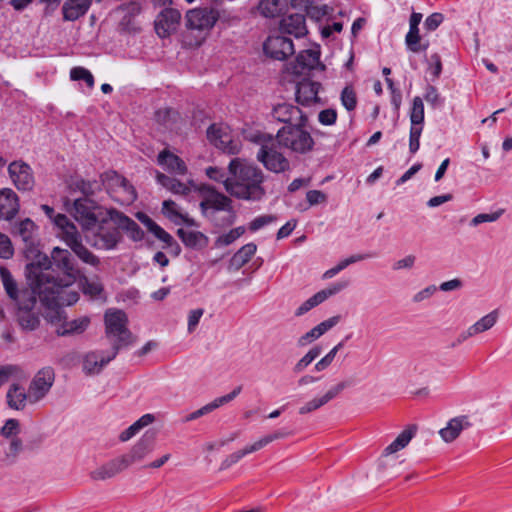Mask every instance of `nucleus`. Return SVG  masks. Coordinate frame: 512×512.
Instances as JSON below:
<instances>
[{"label":"nucleus","mask_w":512,"mask_h":512,"mask_svg":"<svg viewBox=\"0 0 512 512\" xmlns=\"http://www.w3.org/2000/svg\"><path fill=\"white\" fill-rule=\"evenodd\" d=\"M80 271L71 253L59 247L51 256L38 255V259L26 266L29 285L38 292L47 306H70L79 300V293L71 289Z\"/></svg>","instance_id":"1"},{"label":"nucleus","mask_w":512,"mask_h":512,"mask_svg":"<svg viewBox=\"0 0 512 512\" xmlns=\"http://www.w3.org/2000/svg\"><path fill=\"white\" fill-rule=\"evenodd\" d=\"M228 171L230 180L226 181V192L231 196L250 201H259L264 197L265 176L259 167L244 159L233 158L228 165Z\"/></svg>","instance_id":"2"},{"label":"nucleus","mask_w":512,"mask_h":512,"mask_svg":"<svg viewBox=\"0 0 512 512\" xmlns=\"http://www.w3.org/2000/svg\"><path fill=\"white\" fill-rule=\"evenodd\" d=\"M280 148L297 154H306L313 150L315 142L308 130V121L284 125L274 137Z\"/></svg>","instance_id":"3"},{"label":"nucleus","mask_w":512,"mask_h":512,"mask_svg":"<svg viewBox=\"0 0 512 512\" xmlns=\"http://www.w3.org/2000/svg\"><path fill=\"white\" fill-rule=\"evenodd\" d=\"M218 17V12L212 8H196L188 11L186 18L189 32L183 36L184 46L189 48L200 46L205 39L203 32L210 30Z\"/></svg>","instance_id":"4"},{"label":"nucleus","mask_w":512,"mask_h":512,"mask_svg":"<svg viewBox=\"0 0 512 512\" xmlns=\"http://www.w3.org/2000/svg\"><path fill=\"white\" fill-rule=\"evenodd\" d=\"M104 323L105 335L112 343V349L117 353L135 342L133 334L128 329V318L124 311L107 310L104 315Z\"/></svg>","instance_id":"5"},{"label":"nucleus","mask_w":512,"mask_h":512,"mask_svg":"<svg viewBox=\"0 0 512 512\" xmlns=\"http://www.w3.org/2000/svg\"><path fill=\"white\" fill-rule=\"evenodd\" d=\"M55 226L60 230L58 234L60 238L83 263L94 267L100 264L99 258L82 243V237L77 227L66 215L56 216Z\"/></svg>","instance_id":"6"},{"label":"nucleus","mask_w":512,"mask_h":512,"mask_svg":"<svg viewBox=\"0 0 512 512\" xmlns=\"http://www.w3.org/2000/svg\"><path fill=\"white\" fill-rule=\"evenodd\" d=\"M260 144L256 158L263 166L274 173H282L290 169L289 160L277 150L278 144L271 134H260L255 138Z\"/></svg>","instance_id":"7"},{"label":"nucleus","mask_w":512,"mask_h":512,"mask_svg":"<svg viewBox=\"0 0 512 512\" xmlns=\"http://www.w3.org/2000/svg\"><path fill=\"white\" fill-rule=\"evenodd\" d=\"M37 294L25 296L23 300L15 303L16 320L19 326L26 331H33L40 324V313L36 310Z\"/></svg>","instance_id":"8"},{"label":"nucleus","mask_w":512,"mask_h":512,"mask_svg":"<svg viewBox=\"0 0 512 512\" xmlns=\"http://www.w3.org/2000/svg\"><path fill=\"white\" fill-rule=\"evenodd\" d=\"M8 174L12 184L20 192L34 189L36 180L33 169L23 160H14L8 165Z\"/></svg>","instance_id":"9"},{"label":"nucleus","mask_w":512,"mask_h":512,"mask_svg":"<svg viewBox=\"0 0 512 512\" xmlns=\"http://www.w3.org/2000/svg\"><path fill=\"white\" fill-rule=\"evenodd\" d=\"M207 138L218 149L227 154H238L241 150L240 140L231 136L227 126L212 124L207 129Z\"/></svg>","instance_id":"10"},{"label":"nucleus","mask_w":512,"mask_h":512,"mask_svg":"<svg viewBox=\"0 0 512 512\" xmlns=\"http://www.w3.org/2000/svg\"><path fill=\"white\" fill-rule=\"evenodd\" d=\"M264 53L275 60H286L295 52L294 44L290 38L282 35L269 36L263 44Z\"/></svg>","instance_id":"11"},{"label":"nucleus","mask_w":512,"mask_h":512,"mask_svg":"<svg viewBox=\"0 0 512 512\" xmlns=\"http://www.w3.org/2000/svg\"><path fill=\"white\" fill-rule=\"evenodd\" d=\"M54 378V371L50 367H45L37 372L29 385L31 404L41 400L49 392Z\"/></svg>","instance_id":"12"},{"label":"nucleus","mask_w":512,"mask_h":512,"mask_svg":"<svg viewBox=\"0 0 512 512\" xmlns=\"http://www.w3.org/2000/svg\"><path fill=\"white\" fill-rule=\"evenodd\" d=\"M286 433L282 431H276L272 434L265 435L261 437L259 440L254 442L251 445L245 446L243 449L238 450L232 454H230L222 463V468H228L234 464H236L240 459H242L244 456L251 454L253 452H256L271 442L286 437Z\"/></svg>","instance_id":"13"},{"label":"nucleus","mask_w":512,"mask_h":512,"mask_svg":"<svg viewBox=\"0 0 512 512\" xmlns=\"http://www.w3.org/2000/svg\"><path fill=\"white\" fill-rule=\"evenodd\" d=\"M349 286L348 280H342L336 283H333L329 287L318 291L316 294H314L312 297L307 299L305 302H303L295 311L296 316H302L308 311H310L312 308L318 306L319 304L323 303L326 299L329 297L336 295L337 293L341 292L345 288Z\"/></svg>","instance_id":"14"},{"label":"nucleus","mask_w":512,"mask_h":512,"mask_svg":"<svg viewBox=\"0 0 512 512\" xmlns=\"http://www.w3.org/2000/svg\"><path fill=\"white\" fill-rule=\"evenodd\" d=\"M181 21V13L174 8H165L155 20V31L161 38H167L174 33Z\"/></svg>","instance_id":"15"},{"label":"nucleus","mask_w":512,"mask_h":512,"mask_svg":"<svg viewBox=\"0 0 512 512\" xmlns=\"http://www.w3.org/2000/svg\"><path fill=\"white\" fill-rule=\"evenodd\" d=\"M96 203L88 197L75 200L73 207V215L84 229L94 227L98 222V217L95 213Z\"/></svg>","instance_id":"16"},{"label":"nucleus","mask_w":512,"mask_h":512,"mask_svg":"<svg viewBox=\"0 0 512 512\" xmlns=\"http://www.w3.org/2000/svg\"><path fill=\"white\" fill-rule=\"evenodd\" d=\"M156 436L154 432H146L132 447L129 453L122 455V459L126 466L143 460L148 454L154 450Z\"/></svg>","instance_id":"17"},{"label":"nucleus","mask_w":512,"mask_h":512,"mask_svg":"<svg viewBox=\"0 0 512 512\" xmlns=\"http://www.w3.org/2000/svg\"><path fill=\"white\" fill-rule=\"evenodd\" d=\"M320 53L317 50L309 49L301 51L295 62L287 65L286 70L294 75L301 76L314 69L319 64Z\"/></svg>","instance_id":"18"},{"label":"nucleus","mask_w":512,"mask_h":512,"mask_svg":"<svg viewBox=\"0 0 512 512\" xmlns=\"http://www.w3.org/2000/svg\"><path fill=\"white\" fill-rule=\"evenodd\" d=\"M272 116L285 125H292L302 121H308V116L303 111L291 103H279L272 109Z\"/></svg>","instance_id":"19"},{"label":"nucleus","mask_w":512,"mask_h":512,"mask_svg":"<svg viewBox=\"0 0 512 512\" xmlns=\"http://www.w3.org/2000/svg\"><path fill=\"white\" fill-rule=\"evenodd\" d=\"M0 278L6 294L14 302V304L23 300V298L26 296V293L27 296H31L33 294L38 295V292H36L33 288L20 289L18 287L17 281L14 279L9 269L5 266H0ZM30 287L32 286L30 285Z\"/></svg>","instance_id":"20"},{"label":"nucleus","mask_w":512,"mask_h":512,"mask_svg":"<svg viewBox=\"0 0 512 512\" xmlns=\"http://www.w3.org/2000/svg\"><path fill=\"white\" fill-rule=\"evenodd\" d=\"M117 351L111 349L105 354L104 351H91L84 356L83 370L86 374H99L102 369L117 356Z\"/></svg>","instance_id":"21"},{"label":"nucleus","mask_w":512,"mask_h":512,"mask_svg":"<svg viewBox=\"0 0 512 512\" xmlns=\"http://www.w3.org/2000/svg\"><path fill=\"white\" fill-rule=\"evenodd\" d=\"M108 215L118 228L124 230L133 241H141L144 238V232L140 226L124 213L110 209Z\"/></svg>","instance_id":"22"},{"label":"nucleus","mask_w":512,"mask_h":512,"mask_svg":"<svg viewBox=\"0 0 512 512\" xmlns=\"http://www.w3.org/2000/svg\"><path fill=\"white\" fill-rule=\"evenodd\" d=\"M279 28L281 33L292 35L295 38H302L308 33L305 16L299 13L283 17Z\"/></svg>","instance_id":"23"},{"label":"nucleus","mask_w":512,"mask_h":512,"mask_svg":"<svg viewBox=\"0 0 512 512\" xmlns=\"http://www.w3.org/2000/svg\"><path fill=\"white\" fill-rule=\"evenodd\" d=\"M472 426L470 419L467 415H460L450 419L447 425L440 429L439 435L446 443H451L459 437L461 432Z\"/></svg>","instance_id":"24"},{"label":"nucleus","mask_w":512,"mask_h":512,"mask_svg":"<svg viewBox=\"0 0 512 512\" xmlns=\"http://www.w3.org/2000/svg\"><path fill=\"white\" fill-rule=\"evenodd\" d=\"M241 390H242V386H237L229 394L218 397V398L214 399L212 402L201 407L200 409L188 414L183 419V421L190 422V421L196 420V419L214 411L215 409L219 408L220 406L229 403L230 401H232L234 398H236L241 393Z\"/></svg>","instance_id":"25"},{"label":"nucleus","mask_w":512,"mask_h":512,"mask_svg":"<svg viewBox=\"0 0 512 512\" xmlns=\"http://www.w3.org/2000/svg\"><path fill=\"white\" fill-rule=\"evenodd\" d=\"M19 211V197L11 188L0 190V218L11 220Z\"/></svg>","instance_id":"26"},{"label":"nucleus","mask_w":512,"mask_h":512,"mask_svg":"<svg viewBox=\"0 0 512 512\" xmlns=\"http://www.w3.org/2000/svg\"><path fill=\"white\" fill-rule=\"evenodd\" d=\"M93 0H65L62 6L64 21H76L83 17L92 5Z\"/></svg>","instance_id":"27"},{"label":"nucleus","mask_w":512,"mask_h":512,"mask_svg":"<svg viewBox=\"0 0 512 512\" xmlns=\"http://www.w3.org/2000/svg\"><path fill=\"white\" fill-rule=\"evenodd\" d=\"M126 468L128 467L126 466L122 457H119L112 459L109 462L91 471L90 477L96 481H104L113 478Z\"/></svg>","instance_id":"28"},{"label":"nucleus","mask_w":512,"mask_h":512,"mask_svg":"<svg viewBox=\"0 0 512 512\" xmlns=\"http://www.w3.org/2000/svg\"><path fill=\"white\" fill-rule=\"evenodd\" d=\"M321 85L314 81H302L297 85L296 100L299 104L310 106L319 101L318 93Z\"/></svg>","instance_id":"29"},{"label":"nucleus","mask_w":512,"mask_h":512,"mask_svg":"<svg viewBox=\"0 0 512 512\" xmlns=\"http://www.w3.org/2000/svg\"><path fill=\"white\" fill-rule=\"evenodd\" d=\"M121 238V233L118 227L105 228L104 226H101L96 234L94 246L105 250L114 249L120 242Z\"/></svg>","instance_id":"30"},{"label":"nucleus","mask_w":512,"mask_h":512,"mask_svg":"<svg viewBox=\"0 0 512 512\" xmlns=\"http://www.w3.org/2000/svg\"><path fill=\"white\" fill-rule=\"evenodd\" d=\"M231 204L232 201L229 197L215 190H212L205 197V199L201 201L200 208L202 212H205L208 209H213L216 211H231Z\"/></svg>","instance_id":"31"},{"label":"nucleus","mask_w":512,"mask_h":512,"mask_svg":"<svg viewBox=\"0 0 512 512\" xmlns=\"http://www.w3.org/2000/svg\"><path fill=\"white\" fill-rule=\"evenodd\" d=\"M157 161L159 165L171 173L185 175L187 172L185 162L180 157L167 150H163L159 153Z\"/></svg>","instance_id":"32"},{"label":"nucleus","mask_w":512,"mask_h":512,"mask_svg":"<svg viewBox=\"0 0 512 512\" xmlns=\"http://www.w3.org/2000/svg\"><path fill=\"white\" fill-rule=\"evenodd\" d=\"M7 404L11 409L23 410L26 404L30 403V391H25L24 387L14 383L12 384L6 394Z\"/></svg>","instance_id":"33"},{"label":"nucleus","mask_w":512,"mask_h":512,"mask_svg":"<svg viewBox=\"0 0 512 512\" xmlns=\"http://www.w3.org/2000/svg\"><path fill=\"white\" fill-rule=\"evenodd\" d=\"M177 235L188 248L202 249L208 244L207 236L199 231L185 230L180 228L177 230Z\"/></svg>","instance_id":"34"},{"label":"nucleus","mask_w":512,"mask_h":512,"mask_svg":"<svg viewBox=\"0 0 512 512\" xmlns=\"http://www.w3.org/2000/svg\"><path fill=\"white\" fill-rule=\"evenodd\" d=\"M89 324L90 319L88 317H81L71 321H68L67 317H65L63 323L56 328V333L58 336L80 334L87 329Z\"/></svg>","instance_id":"35"},{"label":"nucleus","mask_w":512,"mask_h":512,"mask_svg":"<svg viewBox=\"0 0 512 512\" xmlns=\"http://www.w3.org/2000/svg\"><path fill=\"white\" fill-rule=\"evenodd\" d=\"M156 180L161 186L173 194L186 196L191 192V188L187 184L161 172H157Z\"/></svg>","instance_id":"36"},{"label":"nucleus","mask_w":512,"mask_h":512,"mask_svg":"<svg viewBox=\"0 0 512 512\" xmlns=\"http://www.w3.org/2000/svg\"><path fill=\"white\" fill-rule=\"evenodd\" d=\"M416 431L417 427L415 425H410L409 427L404 429L396 437V439L385 448L384 453L386 455H390L405 448L408 445V443L412 440V438L415 436Z\"/></svg>","instance_id":"37"},{"label":"nucleus","mask_w":512,"mask_h":512,"mask_svg":"<svg viewBox=\"0 0 512 512\" xmlns=\"http://www.w3.org/2000/svg\"><path fill=\"white\" fill-rule=\"evenodd\" d=\"M162 212L176 224H178V220H180L189 226L196 225L195 221L192 218H190L188 215L182 214L177 210L176 203L172 200H165L163 202Z\"/></svg>","instance_id":"38"},{"label":"nucleus","mask_w":512,"mask_h":512,"mask_svg":"<svg viewBox=\"0 0 512 512\" xmlns=\"http://www.w3.org/2000/svg\"><path fill=\"white\" fill-rule=\"evenodd\" d=\"M405 45L412 53L425 52L429 47V41L423 40L419 30H409L405 36Z\"/></svg>","instance_id":"39"},{"label":"nucleus","mask_w":512,"mask_h":512,"mask_svg":"<svg viewBox=\"0 0 512 512\" xmlns=\"http://www.w3.org/2000/svg\"><path fill=\"white\" fill-rule=\"evenodd\" d=\"M257 246L254 243H248L242 246L232 257L231 262L236 268H241L248 263L256 253Z\"/></svg>","instance_id":"40"},{"label":"nucleus","mask_w":512,"mask_h":512,"mask_svg":"<svg viewBox=\"0 0 512 512\" xmlns=\"http://www.w3.org/2000/svg\"><path fill=\"white\" fill-rule=\"evenodd\" d=\"M368 257H370V255H368V254H365V255L364 254H356V255H352L346 259H343L336 266L325 271L322 278L323 279L333 278L335 275H337L339 272L344 270L349 265L359 262V261H362L364 259H367Z\"/></svg>","instance_id":"41"},{"label":"nucleus","mask_w":512,"mask_h":512,"mask_svg":"<svg viewBox=\"0 0 512 512\" xmlns=\"http://www.w3.org/2000/svg\"><path fill=\"white\" fill-rule=\"evenodd\" d=\"M34 230H35V224L29 218H26V219L20 221L15 226L16 234L19 235L21 237V239L27 245H32L33 244Z\"/></svg>","instance_id":"42"},{"label":"nucleus","mask_w":512,"mask_h":512,"mask_svg":"<svg viewBox=\"0 0 512 512\" xmlns=\"http://www.w3.org/2000/svg\"><path fill=\"white\" fill-rule=\"evenodd\" d=\"M498 319V312L497 310H494L487 315L483 316L481 319H479L476 323L471 325V331L474 332L475 335L485 332L489 329H491L497 322Z\"/></svg>","instance_id":"43"},{"label":"nucleus","mask_w":512,"mask_h":512,"mask_svg":"<svg viewBox=\"0 0 512 512\" xmlns=\"http://www.w3.org/2000/svg\"><path fill=\"white\" fill-rule=\"evenodd\" d=\"M424 104L421 97L413 98L412 106L409 112L411 124L424 125Z\"/></svg>","instance_id":"44"},{"label":"nucleus","mask_w":512,"mask_h":512,"mask_svg":"<svg viewBox=\"0 0 512 512\" xmlns=\"http://www.w3.org/2000/svg\"><path fill=\"white\" fill-rule=\"evenodd\" d=\"M340 100L347 111H353L358 103L357 94L352 85H347L341 92Z\"/></svg>","instance_id":"45"},{"label":"nucleus","mask_w":512,"mask_h":512,"mask_svg":"<svg viewBox=\"0 0 512 512\" xmlns=\"http://www.w3.org/2000/svg\"><path fill=\"white\" fill-rule=\"evenodd\" d=\"M321 353V348L315 346L310 349L293 367L295 373L304 371Z\"/></svg>","instance_id":"46"},{"label":"nucleus","mask_w":512,"mask_h":512,"mask_svg":"<svg viewBox=\"0 0 512 512\" xmlns=\"http://www.w3.org/2000/svg\"><path fill=\"white\" fill-rule=\"evenodd\" d=\"M81 288L84 294L92 298L99 297L103 291V286L99 281L89 280L87 277H83L81 280Z\"/></svg>","instance_id":"47"},{"label":"nucleus","mask_w":512,"mask_h":512,"mask_svg":"<svg viewBox=\"0 0 512 512\" xmlns=\"http://www.w3.org/2000/svg\"><path fill=\"white\" fill-rule=\"evenodd\" d=\"M258 10L266 18H273L278 15L279 0H260Z\"/></svg>","instance_id":"48"},{"label":"nucleus","mask_w":512,"mask_h":512,"mask_svg":"<svg viewBox=\"0 0 512 512\" xmlns=\"http://www.w3.org/2000/svg\"><path fill=\"white\" fill-rule=\"evenodd\" d=\"M70 78L74 81L83 80L89 88L94 87V77L92 73L84 67H74L70 70Z\"/></svg>","instance_id":"49"},{"label":"nucleus","mask_w":512,"mask_h":512,"mask_svg":"<svg viewBox=\"0 0 512 512\" xmlns=\"http://www.w3.org/2000/svg\"><path fill=\"white\" fill-rule=\"evenodd\" d=\"M424 125L411 124L409 133V151L411 154H415L420 147V137L423 131Z\"/></svg>","instance_id":"50"},{"label":"nucleus","mask_w":512,"mask_h":512,"mask_svg":"<svg viewBox=\"0 0 512 512\" xmlns=\"http://www.w3.org/2000/svg\"><path fill=\"white\" fill-rule=\"evenodd\" d=\"M103 184L107 187V189L119 188L122 184H125V179L123 176L119 175L115 171L105 172L101 176Z\"/></svg>","instance_id":"51"},{"label":"nucleus","mask_w":512,"mask_h":512,"mask_svg":"<svg viewBox=\"0 0 512 512\" xmlns=\"http://www.w3.org/2000/svg\"><path fill=\"white\" fill-rule=\"evenodd\" d=\"M343 347V342L338 343L336 346H334L328 354H326L321 360H319L316 364L314 369L316 371H322L326 369L334 360L337 352Z\"/></svg>","instance_id":"52"},{"label":"nucleus","mask_w":512,"mask_h":512,"mask_svg":"<svg viewBox=\"0 0 512 512\" xmlns=\"http://www.w3.org/2000/svg\"><path fill=\"white\" fill-rule=\"evenodd\" d=\"M503 213H504V210L500 209V210L495 211L493 213H481V214H478V215H476L475 217L472 218V220L470 222V225L471 226H478V225H480L482 223H486V222H495V221H497L502 216Z\"/></svg>","instance_id":"53"},{"label":"nucleus","mask_w":512,"mask_h":512,"mask_svg":"<svg viewBox=\"0 0 512 512\" xmlns=\"http://www.w3.org/2000/svg\"><path fill=\"white\" fill-rule=\"evenodd\" d=\"M424 99L427 103H429L433 108H438L443 105V99L438 93L436 87L432 85H428L426 88V93L424 95Z\"/></svg>","instance_id":"54"},{"label":"nucleus","mask_w":512,"mask_h":512,"mask_svg":"<svg viewBox=\"0 0 512 512\" xmlns=\"http://www.w3.org/2000/svg\"><path fill=\"white\" fill-rule=\"evenodd\" d=\"M337 111L332 108L321 110L318 114V121L324 126H331L336 123Z\"/></svg>","instance_id":"55"},{"label":"nucleus","mask_w":512,"mask_h":512,"mask_svg":"<svg viewBox=\"0 0 512 512\" xmlns=\"http://www.w3.org/2000/svg\"><path fill=\"white\" fill-rule=\"evenodd\" d=\"M245 232V228L243 226L236 227L230 230L227 234H224L219 237L218 242L223 245H230L240 236H242Z\"/></svg>","instance_id":"56"},{"label":"nucleus","mask_w":512,"mask_h":512,"mask_svg":"<svg viewBox=\"0 0 512 512\" xmlns=\"http://www.w3.org/2000/svg\"><path fill=\"white\" fill-rule=\"evenodd\" d=\"M277 220V217L274 215H261L256 217L249 224V229L253 232L261 229L262 227L269 225Z\"/></svg>","instance_id":"57"},{"label":"nucleus","mask_w":512,"mask_h":512,"mask_svg":"<svg viewBox=\"0 0 512 512\" xmlns=\"http://www.w3.org/2000/svg\"><path fill=\"white\" fill-rule=\"evenodd\" d=\"M206 175L214 181L221 182L226 189V181L230 180V176L226 175V172L218 167H208L206 169Z\"/></svg>","instance_id":"58"},{"label":"nucleus","mask_w":512,"mask_h":512,"mask_svg":"<svg viewBox=\"0 0 512 512\" xmlns=\"http://www.w3.org/2000/svg\"><path fill=\"white\" fill-rule=\"evenodd\" d=\"M118 189L123 192L122 203L130 204L136 200V191L127 179H125V184H122Z\"/></svg>","instance_id":"59"},{"label":"nucleus","mask_w":512,"mask_h":512,"mask_svg":"<svg viewBox=\"0 0 512 512\" xmlns=\"http://www.w3.org/2000/svg\"><path fill=\"white\" fill-rule=\"evenodd\" d=\"M65 313L63 310L59 309V308H56V309H50L45 318L48 322H50L51 324L55 325L56 328L59 327L63 321L65 320Z\"/></svg>","instance_id":"60"},{"label":"nucleus","mask_w":512,"mask_h":512,"mask_svg":"<svg viewBox=\"0 0 512 512\" xmlns=\"http://www.w3.org/2000/svg\"><path fill=\"white\" fill-rule=\"evenodd\" d=\"M13 256L12 243L8 236L0 233V257L9 259Z\"/></svg>","instance_id":"61"},{"label":"nucleus","mask_w":512,"mask_h":512,"mask_svg":"<svg viewBox=\"0 0 512 512\" xmlns=\"http://www.w3.org/2000/svg\"><path fill=\"white\" fill-rule=\"evenodd\" d=\"M76 186L86 197L93 195L97 190L100 189V184L96 181L90 182L86 180H80L77 182Z\"/></svg>","instance_id":"62"},{"label":"nucleus","mask_w":512,"mask_h":512,"mask_svg":"<svg viewBox=\"0 0 512 512\" xmlns=\"http://www.w3.org/2000/svg\"><path fill=\"white\" fill-rule=\"evenodd\" d=\"M340 321V316H333L329 319L319 323L314 327L315 331L318 333V335L321 337L323 334H325L327 331H329L331 328H333L335 325H337Z\"/></svg>","instance_id":"63"},{"label":"nucleus","mask_w":512,"mask_h":512,"mask_svg":"<svg viewBox=\"0 0 512 512\" xmlns=\"http://www.w3.org/2000/svg\"><path fill=\"white\" fill-rule=\"evenodd\" d=\"M443 20H444L443 14L433 13L426 18V20L424 22V27L428 31H434L440 26V24L443 22Z\"/></svg>","instance_id":"64"}]
</instances>
